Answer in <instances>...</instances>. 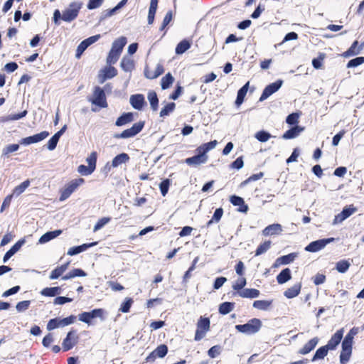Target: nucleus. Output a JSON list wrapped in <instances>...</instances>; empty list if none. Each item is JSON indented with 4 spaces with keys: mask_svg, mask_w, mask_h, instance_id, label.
<instances>
[{
    "mask_svg": "<svg viewBox=\"0 0 364 364\" xmlns=\"http://www.w3.org/2000/svg\"><path fill=\"white\" fill-rule=\"evenodd\" d=\"M84 183L85 179L82 178L71 180L60 190L59 200L64 201L68 199Z\"/></svg>",
    "mask_w": 364,
    "mask_h": 364,
    "instance_id": "nucleus-1",
    "label": "nucleus"
},
{
    "mask_svg": "<svg viewBox=\"0 0 364 364\" xmlns=\"http://www.w3.org/2000/svg\"><path fill=\"white\" fill-rule=\"evenodd\" d=\"M210 330V320L208 317L200 316L196 323L194 340L199 341L203 339Z\"/></svg>",
    "mask_w": 364,
    "mask_h": 364,
    "instance_id": "nucleus-2",
    "label": "nucleus"
},
{
    "mask_svg": "<svg viewBox=\"0 0 364 364\" xmlns=\"http://www.w3.org/2000/svg\"><path fill=\"white\" fill-rule=\"evenodd\" d=\"M82 6V3L80 1H73L70 3L69 6L63 11L62 20L66 22H70L75 19L78 16Z\"/></svg>",
    "mask_w": 364,
    "mask_h": 364,
    "instance_id": "nucleus-3",
    "label": "nucleus"
},
{
    "mask_svg": "<svg viewBox=\"0 0 364 364\" xmlns=\"http://www.w3.org/2000/svg\"><path fill=\"white\" fill-rule=\"evenodd\" d=\"M145 122L139 121L134 123L132 127L122 131L121 133L115 134L114 137L115 139H128L135 136L141 132L144 127Z\"/></svg>",
    "mask_w": 364,
    "mask_h": 364,
    "instance_id": "nucleus-4",
    "label": "nucleus"
},
{
    "mask_svg": "<svg viewBox=\"0 0 364 364\" xmlns=\"http://www.w3.org/2000/svg\"><path fill=\"white\" fill-rule=\"evenodd\" d=\"M89 101L91 102L92 104L102 108H107L108 107L105 92L104 90L99 86L95 87L92 96L89 99Z\"/></svg>",
    "mask_w": 364,
    "mask_h": 364,
    "instance_id": "nucleus-5",
    "label": "nucleus"
},
{
    "mask_svg": "<svg viewBox=\"0 0 364 364\" xmlns=\"http://www.w3.org/2000/svg\"><path fill=\"white\" fill-rule=\"evenodd\" d=\"M262 326V322L259 318H252L245 324L236 326V329L242 333H255Z\"/></svg>",
    "mask_w": 364,
    "mask_h": 364,
    "instance_id": "nucleus-6",
    "label": "nucleus"
},
{
    "mask_svg": "<svg viewBox=\"0 0 364 364\" xmlns=\"http://www.w3.org/2000/svg\"><path fill=\"white\" fill-rule=\"evenodd\" d=\"M104 313L105 311L102 309H95L90 312H82L80 314H79V320L87 323H91V320L94 318H104Z\"/></svg>",
    "mask_w": 364,
    "mask_h": 364,
    "instance_id": "nucleus-7",
    "label": "nucleus"
},
{
    "mask_svg": "<svg viewBox=\"0 0 364 364\" xmlns=\"http://www.w3.org/2000/svg\"><path fill=\"white\" fill-rule=\"evenodd\" d=\"M334 241L333 237L321 239L310 242L307 246L305 247V250L309 252H318L326 247V245Z\"/></svg>",
    "mask_w": 364,
    "mask_h": 364,
    "instance_id": "nucleus-8",
    "label": "nucleus"
},
{
    "mask_svg": "<svg viewBox=\"0 0 364 364\" xmlns=\"http://www.w3.org/2000/svg\"><path fill=\"white\" fill-rule=\"evenodd\" d=\"M78 339L79 337L75 331H69L62 343L63 351L72 349L77 343Z\"/></svg>",
    "mask_w": 364,
    "mask_h": 364,
    "instance_id": "nucleus-9",
    "label": "nucleus"
},
{
    "mask_svg": "<svg viewBox=\"0 0 364 364\" xmlns=\"http://www.w3.org/2000/svg\"><path fill=\"white\" fill-rule=\"evenodd\" d=\"M282 83L283 81L282 80H278L274 82L267 85L263 90L259 100L262 102L267 99L270 95L276 92L281 87Z\"/></svg>",
    "mask_w": 364,
    "mask_h": 364,
    "instance_id": "nucleus-10",
    "label": "nucleus"
},
{
    "mask_svg": "<svg viewBox=\"0 0 364 364\" xmlns=\"http://www.w3.org/2000/svg\"><path fill=\"white\" fill-rule=\"evenodd\" d=\"M49 134L50 133L48 131H43L33 136L21 139L20 144L22 145H29L31 144L38 143L46 139Z\"/></svg>",
    "mask_w": 364,
    "mask_h": 364,
    "instance_id": "nucleus-11",
    "label": "nucleus"
},
{
    "mask_svg": "<svg viewBox=\"0 0 364 364\" xmlns=\"http://www.w3.org/2000/svg\"><path fill=\"white\" fill-rule=\"evenodd\" d=\"M117 70L113 66H106L100 70L99 80L101 83L117 75Z\"/></svg>",
    "mask_w": 364,
    "mask_h": 364,
    "instance_id": "nucleus-12",
    "label": "nucleus"
},
{
    "mask_svg": "<svg viewBox=\"0 0 364 364\" xmlns=\"http://www.w3.org/2000/svg\"><path fill=\"white\" fill-rule=\"evenodd\" d=\"M164 73V68L162 63H158L156 65L154 71L151 70L148 65L144 68V76L150 80L156 79Z\"/></svg>",
    "mask_w": 364,
    "mask_h": 364,
    "instance_id": "nucleus-13",
    "label": "nucleus"
},
{
    "mask_svg": "<svg viewBox=\"0 0 364 364\" xmlns=\"http://www.w3.org/2000/svg\"><path fill=\"white\" fill-rule=\"evenodd\" d=\"M168 350L166 345L161 344L148 355L146 360H154L156 358H162L166 355Z\"/></svg>",
    "mask_w": 364,
    "mask_h": 364,
    "instance_id": "nucleus-14",
    "label": "nucleus"
},
{
    "mask_svg": "<svg viewBox=\"0 0 364 364\" xmlns=\"http://www.w3.org/2000/svg\"><path fill=\"white\" fill-rule=\"evenodd\" d=\"M343 328H341L338 330L331 338V339L328 341V343L326 345L330 350H334L341 343L343 336Z\"/></svg>",
    "mask_w": 364,
    "mask_h": 364,
    "instance_id": "nucleus-15",
    "label": "nucleus"
},
{
    "mask_svg": "<svg viewBox=\"0 0 364 364\" xmlns=\"http://www.w3.org/2000/svg\"><path fill=\"white\" fill-rule=\"evenodd\" d=\"M130 104L136 109H142L146 104L144 95L141 94L132 95L130 97Z\"/></svg>",
    "mask_w": 364,
    "mask_h": 364,
    "instance_id": "nucleus-16",
    "label": "nucleus"
},
{
    "mask_svg": "<svg viewBox=\"0 0 364 364\" xmlns=\"http://www.w3.org/2000/svg\"><path fill=\"white\" fill-rule=\"evenodd\" d=\"M237 294L239 295L242 298L254 299V298H257L259 296L260 291L257 289L247 288V289H242L240 291L233 293L234 296H235Z\"/></svg>",
    "mask_w": 364,
    "mask_h": 364,
    "instance_id": "nucleus-17",
    "label": "nucleus"
},
{
    "mask_svg": "<svg viewBox=\"0 0 364 364\" xmlns=\"http://www.w3.org/2000/svg\"><path fill=\"white\" fill-rule=\"evenodd\" d=\"M298 254L296 252L289 253L286 255H283L282 257H278L273 267H276L280 264H288L294 262V260L297 257Z\"/></svg>",
    "mask_w": 364,
    "mask_h": 364,
    "instance_id": "nucleus-18",
    "label": "nucleus"
},
{
    "mask_svg": "<svg viewBox=\"0 0 364 364\" xmlns=\"http://www.w3.org/2000/svg\"><path fill=\"white\" fill-rule=\"evenodd\" d=\"M97 242H93L91 243H85L79 246L70 247L68 250L67 254L70 256L77 255L83 251L87 250L89 247L95 246L96 245H97Z\"/></svg>",
    "mask_w": 364,
    "mask_h": 364,
    "instance_id": "nucleus-19",
    "label": "nucleus"
},
{
    "mask_svg": "<svg viewBox=\"0 0 364 364\" xmlns=\"http://www.w3.org/2000/svg\"><path fill=\"white\" fill-rule=\"evenodd\" d=\"M230 203L235 206H239L238 211L247 213L248 206L245 204L244 199L237 196H232L230 198Z\"/></svg>",
    "mask_w": 364,
    "mask_h": 364,
    "instance_id": "nucleus-20",
    "label": "nucleus"
},
{
    "mask_svg": "<svg viewBox=\"0 0 364 364\" xmlns=\"http://www.w3.org/2000/svg\"><path fill=\"white\" fill-rule=\"evenodd\" d=\"M217 141L213 140L208 143H204L199 146L196 151L197 152V154L201 155L202 156H207L206 153L209 151L210 150L214 149L215 146L217 145Z\"/></svg>",
    "mask_w": 364,
    "mask_h": 364,
    "instance_id": "nucleus-21",
    "label": "nucleus"
},
{
    "mask_svg": "<svg viewBox=\"0 0 364 364\" xmlns=\"http://www.w3.org/2000/svg\"><path fill=\"white\" fill-rule=\"evenodd\" d=\"M318 343V338L317 337H314L300 348L298 353L301 355H306L315 348Z\"/></svg>",
    "mask_w": 364,
    "mask_h": 364,
    "instance_id": "nucleus-22",
    "label": "nucleus"
},
{
    "mask_svg": "<svg viewBox=\"0 0 364 364\" xmlns=\"http://www.w3.org/2000/svg\"><path fill=\"white\" fill-rule=\"evenodd\" d=\"M301 289V284L299 282L294 284L292 287L287 289L284 292V295L287 299H292L300 294Z\"/></svg>",
    "mask_w": 364,
    "mask_h": 364,
    "instance_id": "nucleus-23",
    "label": "nucleus"
},
{
    "mask_svg": "<svg viewBox=\"0 0 364 364\" xmlns=\"http://www.w3.org/2000/svg\"><path fill=\"white\" fill-rule=\"evenodd\" d=\"M282 231V225L280 224H272L267 226L262 230V235L264 236L278 235Z\"/></svg>",
    "mask_w": 364,
    "mask_h": 364,
    "instance_id": "nucleus-24",
    "label": "nucleus"
},
{
    "mask_svg": "<svg viewBox=\"0 0 364 364\" xmlns=\"http://www.w3.org/2000/svg\"><path fill=\"white\" fill-rule=\"evenodd\" d=\"M134 120V114L132 112L123 113L119 117L116 122L115 125L117 127H122L127 124L132 122Z\"/></svg>",
    "mask_w": 364,
    "mask_h": 364,
    "instance_id": "nucleus-25",
    "label": "nucleus"
},
{
    "mask_svg": "<svg viewBox=\"0 0 364 364\" xmlns=\"http://www.w3.org/2000/svg\"><path fill=\"white\" fill-rule=\"evenodd\" d=\"M25 242L24 240H18L16 242L4 255L3 261L6 262L9 259H10L16 252H17L21 246Z\"/></svg>",
    "mask_w": 364,
    "mask_h": 364,
    "instance_id": "nucleus-26",
    "label": "nucleus"
},
{
    "mask_svg": "<svg viewBox=\"0 0 364 364\" xmlns=\"http://www.w3.org/2000/svg\"><path fill=\"white\" fill-rule=\"evenodd\" d=\"M130 160V157L127 153H122L117 155L112 161L111 166L113 168H116L122 164H126L129 162Z\"/></svg>",
    "mask_w": 364,
    "mask_h": 364,
    "instance_id": "nucleus-27",
    "label": "nucleus"
},
{
    "mask_svg": "<svg viewBox=\"0 0 364 364\" xmlns=\"http://www.w3.org/2000/svg\"><path fill=\"white\" fill-rule=\"evenodd\" d=\"M208 160V156H202L201 155L196 154L192 157L186 159L185 162L189 166H198L201 164H205Z\"/></svg>",
    "mask_w": 364,
    "mask_h": 364,
    "instance_id": "nucleus-28",
    "label": "nucleus"
},
{
    "mask_svg": "<svg viewBox=\"0 0 364 364\" xmlns=\"http://www.w3.org/2000/svg\"><path fill=\"white\" fill-rule=\"evenodd\" d=\"M363 50V46H358V41H355L350 47L343 53V55L344 57L353 56L359 54Z\"/></svg>",
    "mask_w": 364,
    "mask_h": 364,
    "instance_id": "nucleus-29",
    "label": "nucleus"
},
{
    "mask_svg": "<svg viewBox=\"0 0 364 364\" xmlns=\"http://www.w3.org/2000/svg\"><path fill=\"white\" fill-rule=\"evenodd\" d=\"M120 66L125 72H131L134 69V61L130 57L124 56L122 59Z\"/></svg>",
    "mask_w": 364,
    "mask_h": 364,
    "instance_id": "nucleus-30",
    "label": "nucleus"
},
{
    "mask_svg": "<svg viewBox=\"0 0 364 364\" xmlns=\"http://www.w3.org/2000/svg\"><path fill=\"white\" fill-rule=\"evenodd\" d=\"M303 129L304 128L299 126L291 127L284 133L282 138L284 139H294L296 137L300 134V132L303 131Z\"/></svg>",
    "mask_w": 364,
    "mask_h": 364,
    "instance_id": "nucleus-31",
    "label": "nucleus"
},
{
    "mask_svg": "<svg viewBox=\"0 0 364 364\" xmlns=\"http://www.w3.org/2000/svg\"><path fill=\"white\" fill-rule=\"evenodd\" d=\"M127 38L124 36H121L117 38L112 43V48L113 50L118 52L119 53H122L124 47L127 44Z\"/></svg>",
    "mask_w": 364,
    "mask_h": 364,
    "instance_id": "nucleus-32",
    "label": "nucleus"
},
{
    "mask_svg": "<svg viewBox=\"0 0 364 364\" xmlns=\"http://www.w3.org/2000/svg\"><path fill=\"white\" fill-rule=\"evenodd\" d=\"M62 233L61 230H56L54 231H50L47 232L46 233L43 234L39 239L40 243H46L49 242L50 240L57 237Z\"/></svg>",
    "mask_w": 364,
    "mask_h": 364,
    "instance_id": "nucleus-33",
    "label": "nucleus"
},
{
    "mask_svg": "<svg viewBox=\"0 0 364 364\" xmlns=\"http://www.w3.org/2000/svg\"><path fill=\"white\" fill-rule=\"evenodd\" d=\"M291 279V270L289 268H285L277 276V281L278 284H282L287 282Z\"/></svg>",
    "mask_w": 364,
    "mask_h": 364,
    "instance_id": "nucleus-34",
    "label": "nucleus"
},
{
    "mask_svg": "<svg viewBox=\"0 0 364 364\" xmlns=\"http://www.w3.org/2000/svg\"><path fill=\"white\" fill-rule=\"evenodd\" d=\"M272 300H256L253 302V307L262 311H267L272 305Z\"/></svg>",
    "mask_w": 364,
    "mask_h": 364,
    "instance_id": "nucleus-35",
    "label": "nucleus"
},
{
    "mask_svg": "<svg viewBox=\"0 0 364 364\" xmlns=\"http://www.w3.org/2000/svg\"><path fill=\"white\" fill-rule=\"evenodd\" d=\"M223 213H224V211H223V209L222 208H217L215 210V212L213 213V215L212 216L211 219L206 223L205 227L207 228H208L213 223H219V221L221 220V218H222V217L223 215Z\"/></svg>",
    "mask_w": 364,
    "mask_h": 364,
    "instance_id": "nucleus-36",
    "label": "nucleus"
},
{
    "mask_svg": "<svg viewBox=\"0 0 364 364\" xmlns=\"http://www.w3.org/2000/svg\"><path fill=\"white\" fill-rule=\"evenodd\" d=\"M68 265L69 262H66L60 266L57 267L51 272L49 278L50 279H58L67 270Z\"/></svg>",
    "mask_w": 364,
    "mask_h": 364,
    "instance_id": "nucleus-37",
    "label": "nucleus"
},
{
    "mask_svg": "<svg viewBox=\"0 0 364 364\" xmlns=\"http://www.w3.org/2000/svg\"><path fill=\"white\" fill-rule=\"evenodd\" d=\"M61 288L60 287H46L41 291V294L44 296L53 297L60 294Z\"/></svg>",
    "mask_w": 364,
    "mask_h": 364,
    "instance_id": "nucleus-38",
    "label": "nucleus"
},
{
    "mask_svg": "<svg viewBox=\"0 0 364 364\" xmlns=\"http://www.w3.org/2000/svg\"><path fill=\"white\" fill-rule=\"evenodd\" d=\"M249 87V82L243 85L237 92L235 105L240 106L244 101Z\"/></svg>",
    "mask_w": 364,
    "mask_h": 364,
    "instance_id": "nucleus-39",
    "label": "nucleus"
},
{
    "mask_svg": "<svg viewBox=\"0 0 364 364\" xmlns=\"http://www.w3.org/2000/svg\"><path fill=\"white\" fill-rule=\"evenodd\" d=\"M147 97L150 102L151 109L154 111H156L159 107V99L156 92L154 90L149 91Z\"/></svg>",
    "mask_w": 364,
    "mask_h": 364,
    "instance_id": "nucleus-40",
    "label": "nucleus"
},
{
    "mask_svg": "<svg viewBox=\"0 0 364 364\" xmlns=\"http://www.w3.org/2000/svg\"><path fill=\"white\" fill-rule=\"evenodd\" d=\"M235 307V303L225 301L220 304L219 313L222 315H226L233 310Z\"/></svg>",
    "mask_w": 364,
    "mask_h": 364,
    "instance_id": "nucleus-41",
    "label": "nucleus"
},
{
    "mask_svg": "<svg viewBox=\"0 0 364 364\" xmlns=\"http://www.w3.org/2000/svg\"><path fill=\"white\" fill-rule=\"evenodd\" d=\"M329 348H328L326 346H323L318 348L313 356L311 361L314 362L316 360L323 359L324 358L327 354L328 351L329 350Z\"/></svg>",
    "mask_w": 364,
    "mask_h": 364,
    "instance_id": "nucleus-42",
    "label": "nucleus"
},
{
    "mask_svg": "<svg viewBox=\"0 0 364 364\" xmlns=\"http://www.w3.org/2000/svg\"><path fill=\"white\" fill-rule=\"evenodd\" d=\"M86 272L81 269H73L70 272H69L65 275L63 276L62 279L63 280H68L71 278L75 277H85L86 276Z\"/></svg>",
    "mask_w": 364,
    "mask_h": 364,
    "instance_id": "nucleus-43",
    "label": "nucleus"
},
{
    "mask_svg": "<svg viewBox=\"0 0 364 364\" xmlns=\"http://www.w3.org/2000/svg\"><path fill=\"white\" fill-rule=\"evenodd\" d=\"M174 78L170 73H168L161 78V85L163 90L168 89L173 82Z\"/></svg>",
    "mask_w": 364,
    "mask_h": 364,
    "instance_id": "nucleus-44",
    "label": "nucleus"
},
{
    "mask_svg": "<svg viewBox=\"0 0 364 364\" xmlns=\"http://www.w3.org/2000/svg\"><path fill=\"white\" fill-rule=\"evenodd\" d=\"M190 48V42L187 40H183L176 46L175 51L176 54H183Z\"/></svg>",
    "mask_w": 364,
    "mask_h": 364,
    "instance_id": "nucleus-45",
    "label": "nucleus"
},
{
    "mask_svg": "<svg viewBox=\"0 0 364 364\" xmlns=\"http://www.w3.org/2000/svg\"><path fill=\"white\" fill-rule=\"evenodd\" d=\"M30 185V181L28 179L26 180L25 181L22 182L20 185L16 186L14 190L13 196H19Z\"/></svg>",
    "mask_w": 364,
    "mask_h": 364,
    "instance_id": "nucleus-46",
    "label": "nucleus"
},
{
    "mask_svg": "<svg viewBox=\"0 0 364 364\" xmlns=\"http://www.w3.org/2000/svg\"><path fill=\"white\" fill-rule=\"evenodd\" d=\"M120 53H119L117 51L113 50L111 49L108 53V55L107 57V63L109 65H111L112 64H114L117 62V60L119 58Z\"/></svg>",
    "mask_w": 364,
    "mask_h": 364,
    "instance_id": "nucleus-47",
    "label": "nucleus"
},
{
    "mask_svg": "<svg viewBox=\"0 0 364 364\" xmlns=\"http://www.w3.org/2000/svg\"><path fill=\"white\" fill-rule=\"evenodd\" d=\"M350 264L348 260L342 259L336 263V269L340 273H345L350 267Z\"/></svg>",
    "mask_w": 364,
    "mask_h": 364,
    "instance_id": "nucleus-48",
    "label": "nucleus"
},
{
    "mask_svg": "<svg viewBox=\"0 0 364 364\" xmlns=\"http://www.w3.org/2000/svg\"><path fill=\"white\" fill-rule=\"evenodd\" d=\"M271 247V241H265L260 244L255 250V256H259L266 252Z\"/></svg>",
    "mask_w": 364,
    "mask_h": 364,
    "instance_id": "nucleus-49",
    "label": "nucleus"
},
{
    "mask_svg": "<svg viewBox=\"0 0 364 364\" xmlns=\"http://www.w3.org/2000/svg\"><path fill=\"white\" fill-rule=\"evenodd\" d=\"M26 114H27V111L26 110H24V111H23V112H21L20 113H18V114H9L8 116L4 117L2 119V122H9V121L18 120V119L26 117Z\"/></svg>",
    "mask_w": 364,
    "mask_h": 364,
    "instance_id": "nucleus-50",
    "label": "nucleus"
},
{
    "mask_svg": "<svg viewBox=\"0 0 364 364\" xmlns=\"http://www.w3.org/2000/svg\"><path fill=\"white\" fill-rule=\"evenodd\" d=\"M326 58V54L323 53H319L316 58L312 60V65L315 69H321L323 65V62Z\"/></svg>",
    "mask_w": 364,
    "mask_h": 364,
    "instance_id": "nucleus-51",
    "label": "nucleus"
},
{
    "mask_svg": "<svg viewBox=\"0 0 364 364\" xmlns=\"http://www.w3.org/2000/svg\"><path fill=\"white\" fill-rule=\"evenodd\" d=\"M97 159V151L91 152L90 154L86 159V161L88 164V166L91 167L93 170H95V168H96Z\"/></svg>",
    "mask_w": 364,
    "mask_h": 364,
    "instance_id": "nucleus-52",
    "label": "nucleus"
},
{
    "mask_svg": "<svg viewBox=\"0 0 364 364\" xmlns=\"http://www.w3.org/2000/svg\"><path fill=\"white\" fill-rule=\"evenodd\" d=\"M134 303V301L130 297H127L124 301L122 303L119 311L122 313H127L130 311V308Z\"/></svg>",
    "mask_w": 364,
    "mask_h": 364,
    "instance_id": "nucleus-53",
    "label": "nucleus"
},
{
    "mask_svg": "<svg viewBox=\"0 0 364 364\" xmlns=\"http://www.w3.org/2000/svg\"><path fill=\"white\" fill-rule=\"evenodd\" d=\"M176 107L174 102L168 103L164 107H163L160 112V117H164L171 113Z\"/></svg>",
    "mask_w": 364,
    "mask_h": 364,
    "instance_id": "nucleus-54",
    "label": "nucleus"
},
{
    "mask_svg": "<svg viewBox=\"0 0 364 364\" xmlns=\"http://www.w3.org/2000/svg\"><path fill=\"white\" fill-rule=\"evenodd\" d=\"M59 327H63L61 319L59 318L50 319L47 324V329L48 331H51Z\"/></svg>",
    "mask_w": 364,
    "mask_h": 364,
    "instance_id": "nucleus-55",
    "label": "nucleus"
},
{
    "mask_svg": "<svg viewBox=\"0 0 364 364\" xmlns=\"http://www.w3.org/2000/svg\"><path fill=\"white\" fill-rule=\"evenodd\" d=\"M111 220V218L109 217H103L98 220L96 224L94 226L93 231L97 232L101 228H102L106 224H107Z\"/></svg>",
    "mask_w": 364,
    "mask_h": 364,
    "instance_id": "nucleus-56",
    "label": "nucleus"
},
{
    "mask_svg": "<svg viewBox=\"0 0 364 364\" xmlns=\"http://www.w3.org/2000/svg\"><path fill=\"white\" fill-rule=\"evenodd\" d=\"M171 183V181L168 178L164 179L160 183L159 188L163 196L167 194Z\"/></svg>",
    "mask_w": 364,
    "mask_h": 364,
    "instance_id": "nucleus-57",
    "label": "nucleus"
},
{
    "mask_svg": "<svg viewBox=\"0 0 364 364\" xmlns=\"http://www.w3.org/2000/svg\"><path fill=\"white\" fill-rule=\"evenodd\" d=\"M247 284V280L245 277H242L238 279L235 284L232 285V289L235 290L237 292L242 291L244 289L243 288L245 287Z\"/></svg>",
    "mask_w": 364,
    "mask_h": 364,
    "instance_id": "nucleus-58",
    "label": "nucleus"
},
{
    "mask_svg": "<svg viewBox=\"0 0 364 364\" xmlns=\"http://www.w3.org/2000/svg\"><path fill=\"white\" fill-rule=\"evenodd\" d=\"M255 138L260 142H265L271 138V134L262 130L255 134Z\"/></svg>",
    "mask_w": 364,
    "mask_h": 364,
    "instance_id": "nucleus-59",
    "label": "nucleus"
},
{
    "mask_svg": "<svg viewBox=\"0 0 364 364\" xmlns=\"http://www.w3.org/2000/svg\"><path fill=\"white\" fill-rule=\"evenodd\" d=\"M364 63V57H357L348 61L347 63V68H355Z\"/></svg>",
    "mask_w": 364,
    "mask_h": 364,
    "instance_id": "nucleus-60",
    "label": "nucleus"
},
{
    "mask_svg": "<svg viewBox=\"0 0 364 364\" xmlns=\"http://www.w3.org/2000/svg\"><path fill=\"white\" fill-rule=\"evenodd\" d=\"M352 350H342L340 354V363L341 364H346L351 356Z\"/></svg>",
    "mask_w": 364,
    "mask_h": 364,
    "instance_id": "nucleus-61",
    "label": "nucleus"
},
{
    "mask_svg": "<svg viewBox=\"0 0 364 364\" xmlns=\"http://www.w3.org/2000/svg\"><path fill=\"white\" fill-rule=\"evenodd\" d=\"M220 351H221V346L219 345H215V346L211 347L208 350V355L210 358H214L220 354Z\"/></svg>",
    "mask_w": 364,
    "mask_h": 364,
    "instance_id": "nucleus-62",
    "label": "nucleus"
},
{
    "mask_svg": "<svg viewBox=\"0 0 364 364\" xmlns=\"http://www.w3.org/2000/svg\"><path fill=\"white\" fill-rule=\"evenodd\" d=\"M94 171L95 170H93L91 167L82 164L77 167V171L83 176L90 175L94 172Z\"/></svg>",
    "mask_w": 364,
    "mask_h": 364,
    "instance_id": "nucleus-63",
    "label": "nucleus"
},
{
    "mask_svg": "<svg viewBox=\"0 0 364 364\" xmlns=\"http://www.w3.org/2000/svg\"><path fill=\"white\" fill-rule=\"evenodd\" d=\"M31 304V301L29 300L22 301L17 303L16 308L18 312L24 311L27 310Z\"/></svg>",
    "mask_w": 364,
    "mask_h": 364,
    "instance_id": "nucleus-64",
    "label": "nucleus"
}]
</instances>
